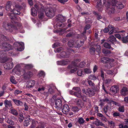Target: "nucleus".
I'll use <instances>...</instances> for the list:
<instances>
[{
	"label": "nucleus",
	"mask_w": 128,
	"mask_h": 128,
	"mask_svg": "<svg viewBox=\"0 0 128 128\" xmlns=\"http://www.w3.org/2000/svg\"><path fill=\"white\" fill-rule=\"evenodd\" d=\"M24 110H28V105L26 103H24Z\"/></svg>",
	"instance_id": "774afa93"
},
{
	"label": "nucleus",
	"mask_w": 128,
	"mask_h": 128,
	"mask_svg": "<svg viewBox=\"0 0 128 128\" xmlns=\"http://www.w3.org/2000/svg\"><path fill=\"white\" fill-rule=\"evenodd\" d=\"M118 110L120 112H124V107L122 106L119 107Z\"/></svg>",
	"instance_id": "37998d69"
},
{
	"label": "nucleus",
	"mask_w": 128,
	"mask_h": 128,
	"mask_svg": "<svg viewBox=\"0 0 128 128\" xmlns=\"http://www.w3.org/2000/svg\"><path fill=\"white\" fill-rule=\"evenodd\" d=\"M30 118H25V120L24 122V126H27L30 124Z\"/></svg>",
	"instance_id": "bb28decb"
},
{
	"label": "nucleus",
	"mask_w": 128,
	"mask_h": 128,
	"mask_svg": "<svg viewBox=\"0 0 128 128\" xmlns=\"http://www.w3.org/2000/svg\"><path fill=\"white\" fill-rule=\"evenodd\" d=\"M95 51V49L94 48H92L90 49V53L92 54H94Z\"/></svg>",
	"instance_id": "8fccbe9b"
},
{
	"label": "nucleus",
	"mask_w": 128,
	"mask_h": 128,
	"mask_svg": "<svg viewBox=\"0 0 128 128\" xmlns=\"http://www.w3.org/2000/svg\"><path fill=\"white\" fill-rule=\"evenodd\" d=\"M84 72L86 74H90L92 72L90 69L89 68H86L84 70Z\"/></svg>",
	"instance_id": "e433bc0d"
},
{
	"label": "nucleus",
	"mask_w": 128,
	"mask_h": 128,
	"mask_svg": "<svg viewBox=\"0 0 128 128\" xmlns=\"http://www.w3.org/2000/svg\"><path fill=\"white\" fill-rule=\"evenodd\" d=\"M61 110L64 113L66 114L69 111V108L67 104H64V106L63 108H62Z\"/></svg>",
	"instance_id": "a211bd4d"
},
{
	"label": "nucleus",
	"mask_w": 128,
	"mask_h": 128,
	"mask_svg": "<svg viewBox=\"0 0 128 128\" xmlns=\"http://www.w3.org/2000/svg\"><path fill=\"white\" fill-rule=\"evenodd\" d=\"M120 92L122 96H125L128 94V89L126 87H123L121 90Z\"/></svg>",
	"instance_id": "f3484780"
},
{
	"label": "nucleus",
	"mask_w": 128,
	"mask_h": 128,
	"mask_svg": "<svg viewBox=\"0 0 128 128\" xmlns=\"http://www.w3.org/2000/svg\"><path fill=\"white\" fill-rule=\"evenodd\" d=\"M90 27V26L89 24H87L85 26L84 29L85 30H88Z\"/></svg>",
	"instance_id": "052dcab7"
},
{
	"label": "nucleus",
	"mask_w": 128,
	"mask_h": 128,
	"mask_svg": "<svg viewBox=\"0 0 128 128\" xmlns=\"http://www.w3.org/2000/svg\"><path fill=\"white\" fill-rule=\"evenodd\" d=\"M44 87H40L38 88V91L39 92H42L44 91Z\"/></svg>",
	"instance_id": "13d9d810"
},
{
	"label": "nucleus",
	"mask_w": 128,
	"mask_h": 128,
	"mask_svg": "<svg viewBox=\"0 0 128 128\" xmlns=\"http://www.w3.org/2000/svg\"><path fill=\"white\" fill-rule=\"evenodd\" d=\"M34 7L36 8V10L34 7L32 8L31 9L32 14L34 16L36 15L37 14V10H38L39 9L38 6L37 4L34 5Z\"/></svg>",
	"instance_id": "4468645a"
},
{
	"label": "nucleus",
	"mask_w": 128,
	"mask_h": 128,
	"mask_svg": "<svg viewBox=\"0 0 128 128\" xmlns=\"http://www.w3.org/2000/svg\"><path fill=\"white\" fill-rule=\"evenodd\" d=\"M67 57V56L66 55V53L64 52H63L60 53V56H58V58L60 57Z\"/></svg>",
	"instance_id": "f704fd0d"
},
{
	"label": "nucleus",
	"mask_w": 128,
	"mask_h": 128,
	"mask_svg": "<svg viewBox=\"0 0 128 128\" xmlns=\"http://www.w3.org/2000/svg\"><path fill=\"white\" fill-rule=\"evenodd\" d=\"M120 115L119 113L117 112H114L113 114V116H119Z\"/></svg>",
	"instance_id": "69168bd1"
},
{
	"label": "nucleus",
	"mask_w": 128,
	"mask_h": 128,
	"mask_svg": "<svg viewBox=\"0 0 128 128\" xmlns=\"http://www.w3.org/2000/svg\"><path fill=\"white\" fill-rule=\"evenodd\" d=\"M10 80L11 82L13 84H16L17 82L15 80L13 76H12L10 78Z\"/></svg>",
	"instance_id": "a19ab883"
},
{
	"label": "nucleus",
	"mask_w": 128,
	"mask_h": 128,
	"mask_svg": "<svg viewBox=\"0 0 128 128\" xmlns=\"http://www.w3.org/2000/svg\"><path fill=\"white\" fill-rule=\"evenodd\" d=\"M12 3L10 2H7L6 6V9L7 10H10L11 12L13 13L8 14L10 18L13 20L12 22L16 23V20H17V18L15 16V14L19 15L20 14V10L22 8V6L18 4H15V9L12 10L11 7Z\"/></svg>",
	"instance_id": "f257e3e1"
},
{
	"label": "nucleus",
	"mask_w": 128,
	"mask_h": 128,
	"mask_svg": "<svg viewBox=\"0 0 128 128\" xmlns=\"http://www.w3.org/2000/svg\"><path fill=\"white\" fill-rule=\"evenodd\" d=\"M78 42H75L74 40H71L68 42V44L69 46L70 47H72L73 46L79 47L81 46L83 44V42H82V43H81V45H80L78 44Z\"/></svg>",
	"instance_id": "9b49d317"
},
{
	"label": "nucleus",
	"mask_w": 128,
	"mask_h": 128,
	"mask_svg": "<svg viewBox=\"0 0 128 128\" xmlns=\"http://www.w3.org/2000/svg\"><path fill=\"white\" fill-rule=\"evenodd\" d=\"M33 66L32 64H28L25 66V68H29L33 67Z\"/></svg>",
	"instance_id": "603ef678"
},
{
	"label": "nucleus",
	"mask_w": 128,
	"mask_h": 128,
	"mask_svg": "<svg viewBox=\"0 0 128 128\" xmlns=\"http://www.w3.org/2000/svg\"><path fill=\"white\" fill-rule=\"evenodd\" d=\"M65 30L64 29H62V30H60H60H58L56 31V32H60V34H62L64 32V31Z\"/></svg>",
	"instance_id": "3c124183"
},
{
	"label": "nucleus",
	"mask_w": 128,
	"mask_h": 128,
	"mask_svg": "<svg viewBox=\"0 0 128 128\" xmlns=\"http://www.w3.org/2000/svg\"><path fill=\"white\" fill-rule=\"evenodd\" d=\"M82 92L83 93L86 94H92V91L90 88H88L87 89L86 91L84 89H83L82 90Z\"/></svg>",
	"instance_id": "5701e85b"
},
{
	"label": "nucleus",
	"mask_w": 128,
	"mask_h": 128,
	"mask_svg": "<svg viewBox=\"0 0 128 128\" xmlns=\"http://www.w3.org/2000/svg\"><path fill=\"white\" fill-rule=\"evenodd\" d=\"M64 17L60 14L58 15L57 18L56 19V22L54 24V27L55 28L58 27H63L64 26V25L62 23V22L64 20Z\"/></svg>",
	"instance_id": "20e7f679"
},
{
	"label": "nucleus",
	"mask_w": 128,
	"mask_h": 128,
	"mask_svg": "<svg viewBox=\"0 0 128 128\" xmlns=\"http://www.w3.org/2000/svg\"><path fill=\"white\" fill-rule=\"evenodd\" d=\"M38 74L40 76H43L44 75V72L43 71H41Z\"/></svg>",
	"instance_id": "0e129e2a"
},
{
	"label": "nucleus",
	"mask_w": 128,
	"mask_h": 128,
	"mask_svg": "<svg viewBox=\"0 0 128 128\" xmlns=\"http://www.w3.org/2000/svg\"><path fill=\"white\" fill-rule=\"evenodd\" d=\"M108 40H109L112 43L115 42L116 41V38L113 35H111L109 36L108 38Z\"/></svg>",
	"instance_id": "a878e982"
},
{
	"label": "nucleus",
	"mask_w": 128,
	"mask_h": 128,
	"mask_svg": "<svg viewBox=\"0 0 128 128\" xmlns=\"http://www.w3.org/2000/svg\"><path fill=\"white\" fill-rule=\"evenodd\" d=\"M72 89L75 90L76 91V92L80 91V88L78 87H74Z\"/></svg>",
	"instance_id": "864d4df0"
},
{
	"label": "nucleus",
	"mask_w": 128,
	"mask_h": 128,
	"mask_svg": "<svg viewBox=\"0 0 128 128\" xmlns=\"http://www.w3.org/2000/svg\"><path fill=\"white\" fill-rule=\"evenodd\" d=\"M76 64H74L73 63L69 65L68 67L69 69H70V72L71 73H74L75 72L77 68H76Z\"/></svg>",
	"instance_id": "9d476101"
},
{
	"label": "nucleus",
	"mask_w": 128,
	"mask_h": 128,
	"mask_svg": "<svg viewBox=\"0 0 128 128\" xmlns=\"http://www.w3.org/2000/svg\"><path fill=\"white\" fill-rule=\"evenodd\" d=\"M3 26L7 31L10 32L14 31L16 32L18 29L16 27L5 22L3 23Z\"/></svg>",
	"instance_id": "39448f33"
},
{
	"label": "nucleus",
	"mask_w": 128,
	"mask_h": 128,
	"mask_svg": "<svg viewBox=\"0 0 128 128\" xmlns=\"http://www.w3.org/2000/svg\"><path fill=\"white\" fill-rule=\"evenodd\" d=\"M55 105L57 109H59L60 108L62 105L61 100L58 99H56L55 100Z\"/></svg>",
	"instance_id": "2eb2a0df"
},
{
	"label": "nucleus",
	"mask_w": 128,
	"mask_h": 128,
	"mask_svg": "<svg viewBox=\"0 0 128 128\" xmlns=\"http://www.w3.org/2000/svg\"><path fill=\"white\" fill-rule=\"evenodd\" d=\"M69 93L70 94L74 95L77 97L82 98L84 101H86L87 100L86 96L82 95L80 92H75L72 90H70L69 91Z\"/></svg>",
	"instance_id": "1a4fd4ad"
},
{
	"label": "nucleus",
	"mask_w": 128,
	"mask_h": 128,
	"mask_svg": "<svg viewBox=\"0 0 128 128\" xmlns=\"http://www.w3.org/2000/svg\"><path fill=\"white\" fill-rule=\"evenodd\" d=\"M4 104L5 106L8 108H11L12 106V104L10 101L5 100L4 101Z\"/></svg>",
	"instance_id": "aec40b11"
},
{
	"label": "nucleus",
	"mask_w": 128,
	"mask_h": 128,
	"mask_svg": "<svg viewBox=\"0 0 128 128\" xmlns=\"http://www.w3.org/2000/svg\"><path fill=\"white\" fill-rule=\"evenodd\" d=\"M13 72H14L16 74L21 75H24L25 77L29 78L32 76L33 75L32 73L30 72L26 73L24 70H17L16 68H15L12 70Z\"/></svg>",
	"instance_id": "7ed1b4c3"
},
{
	"label": "nucleus",
	"mask_w": 128,
	"mask_h": 128,
	"mask_svg": "<svg viewBox=\"0 0 128 128\" xmlns=\"http://www.w3.org/2000/svg\"><path fill=\"white\" fill-rule=\"evenodd\" d=\"M124 30H122L120 32V34L118 33L115 34V36L116 38L122 40V37L126 35V33L125 32Z\"/></svg>",
	"instance_id": "f8f14e48"
},
{
	"label": "nucleus",
	"mask_w": 128,
	"mask_h": 128,
	"mask_svg": "<svg viewBox=\"0 0 128 128\" xmlns=\"http://www.w3.org/2000/svg\"><path fill=\"white\" fill-rule=\"evenodd\" d=\"M102 101L103 102H105V101H108V102L110 103V104H114V102L112 100H110L109 101L108 100L107 98H105L104 99H103L102 100Z\"/></svg>",
	"instance_id": "58836bf2"
},
{
	"label": "nucleus",
	"mask_w": 128,
	"mask_h": 128,
	"mask_svg": "<svg viewBox=\"0 0 128 128\" xmlns=\"http://www.w3.org/2000/svg\"><path fill=\"white\" fill-rule=\"evenodd\" d=\"M109 31V28L108 26V28H106L104 30V32L105 33H107Z\"/></svg>",
	"instance_id": "bf43d9fd"
},
{
	"label": "nucleus",
	"mask_w": 128,
	"mask_h": 128,
	"mask_svg": "<svg viewBox=\"0 0 128 128\" xmlns=\"http://www.w3.org/2000/svg\"><path fill=\"white\" fill-rule=\"evenodd\" d=\"M14 65L12 62H6L4 64V68L6 69H10L13 67Z\"/></svg>",
	"instance_id": "ddd939ff"
},
{
	"label": "nucleus",
	"mask_w": 128,
	"mask_h": 128,
	"mask_svg": "<svg viewBox=\"0 0 128 128\" xmlns=\"http://www.w3.org/2000/svg\"><path fill=\"white\" fill-rule=\"evenodd\" d=\"M107 73L109 74H111L113 75L114 74H115L116 72V69H114V70H109L107 71Z\"/></svg>",
	"instance_id": "c756f323"
},
{
	"label": "nucleus",
	"mask_w": 128,
	"mask_h": 128,
	"mask_svg": "<svg viewBox=\"0 0 128 128\" xmlns=\"http://www.w3.org/2000/svg\"><path fill=\"white\" fill-rule=\"evenodd\" d=\"M1 39L2 40H6L7 39L5 36L4 35H2L1 36Z\"/></svg>",
	"instance_id": "680f3d73"
},
{
	"label": "nucleus",
	"mask_w": 128,
	"mask_h": 128,
	"mask_svg": "<svg viewBox=\"0 0 128 128\" xmlns=\"http://www.w3.org/2000/svg\"><path fill=\"white\" fill-rule=\"evenodd\" d=\"M57 63V64L58 65H64L68 64V60H63L58 61Z\"/></svg>",
	"instance_id": "412c9836"
},
{
	"label": "nucleus",
	"mask_w": 128,
	"mask_h": 128,
	"mask_svg": "<svg viewBox=\"0 0 128 128\" xmlns=\"http://www.w3.org/2000/svg\"><path fill=\"white\" fill-rule=\"evenodd\" d=\"M4 44L5 48H7L6 50H8L12 49V47L10 45L7 44Z\"/></svg>",
	"instance_id": "7c9ffc66"
},
{
	"label": "nucleus",
	"mask_w": 128,
	"mask_h": 128,
	"mask_svg": "<svg viewBox=\"0 0 128 128\" xmlns=\"http://www.w3.org/2000/svg\"><path fill=\"white\" fill-rule=\"evenodd\" d=\"M108 122L112 126H114V122L111 120L108 121Z\"/></svg>",
	"instance_id": "4d7b16f0"
},
{
	"label": "nucleus",
	"mask_w": 128,
	"mask_h": 128,
	"mask_svg": "<svg viewBox=\"0 0 128 128\" xmlns=\"http://www.w3.org/2000/svg\"><path fill=\"white\" fill-rule=\"evenodd\" d=\"M35 84V81L33 80H30L28 81L26 83V87L30 88L33 87Z\"/></svg>",
	"instance_id": "6ab92c4d"
},
{
	"label": "nucleus",
	"mask_w": 128,
	"mask_h": 128,
	"mask_svg": "<svg viewBox=\"0 0 128 128\" xmlns=\"http://www.w3.org/2000/svg\"><path fill=\"white\" fill-rule=\"evenodd\" d=\"M96 51L98 53L100 52V50L101 49L100 46L99 45H97L96 46Z\"/></svg>",
	"instance_id": "c03bdc74"
},
{
	"label": "nucleus",
	"mask_w": 128,
	"mask_h": 128,
	"mask_svg": "<svg viewBox=\"0 0 128 128\" xmlns=\"http://www.w3.org/2000/svg\"><path fill=\"white\" fill-rule=\"evenodd\" d=\"M12 100L15 104L18 106H20L23 105V102L20 100L14 99H13Z\"/></svg>",
	"instance_id": "393cba45"
},
{
	"label": "nucleus",
	"mask_w": 128,
	"mask_h": 128,
	"mask_svg": "<svg viewBox=\"0 0 128 128\" xmlns=\"http://www.w3.org/2000/svg\"><path fill=\"white\" fill-rule=\"evenodd\" d=\"M10 112L15 115L16 116L18 114V113L17 111L14 109H11L10 110Z\"/></svg>",
	"instance_id": "ea45409f"
},
{
	"label": "nucleus",
	"mask_w": 128,
	"mask_h": 128,
	"mask_svg": "<svg viewBox=\"0 0 128 128\" xmlns=\"http://www.w3.org/2000/svg\"><path fill=\"white\" fill-rule=\"evenodd\" d=\"M109 107L107 105L106 106H105L104 108V110L105 113H106L108 112Z\"/></svg>",
	"instance_id": "09e8293b"
},
{
	"label": "nucleus",
	"mask_w": 128,
	"mask_h": 128,
	"mask_svg": "<svg viewBox=\"0 0 128 128\" xmlns=\"http://www.w3.org/2000/svg\"><path fill=\"white\" fill-rule=\"evenodd\" d=\"M104 46L107 48H110V45L107 42H105L104 44Z\"/></svg>",
	"instance_id": "49530a36"
},
{
	"label": "nucleus",
	"mask_w": 128,
	"mask_h": 128,
	"mask_svg": "<svg viewBox=\"0 0 128 128\" xmlns=\"http://www.w3.org/2000/svg\"><path fill=\"white\" fill-rule=\"evenodd\" d=\"M110 5L109 7H106L107 10H108V12L109 14L113 13L114 11V6H116L118 9H121L123 8L124 6L122 3L120 2H118L117 0H110L109 4L108 5Z\"/></svg>",
	"instance_id": "f03ea898"
},
{
	"label": "nucleus",
	"mask_w": 128,
	"mask_h": 128,
	"mask_svg": "<svg viewBox=\"0 0 128 128\" xmlns=\"http://www.w3.org/2000/svg\"><path fill=\"white\" fill-rule=\"evenodd\" d=\"M75 102L78 105H80L82 104L81 100L80 99H76L75 100Z\"/></svg>",
	"instance_id": "4c0bfd02"
},
{
	"label": "nucleus",
	"mask_w": 128,
	"mask_h": 128,
	"mask_svg": "<svg viewBox=\"0 0 128 128\" xmlns=\"http://www.w3.org/2000/svg\"><path fill=\"white\" fill-rule=\"evenodd\" d=\"M98 69V67L96 65L94 66L93 68V72H95Z\"/></svg>",
	"instance_id": "e2e57ef3"
},
{
	"label": "nucleus",
	"mask_w": 128,
	"mask_h": 128,
	"mask_svg": "<svg viewBox=\"0 0 128 128\" xmlns=\"http://www.w3.org/2000/svg\"><path fill=\"white\" fill-rule=\"evenodd\" d=\"M7 122L8 123L10 124H13L14 123L12 121L9 119H8V120H7Z\"/></svg>",
	"instance_id": "338daca9"
},
{
	"label": "nucleus",
	"mask_w": 128,
	"mask_h": 128,
	"mask_svg": "<svg viewBox=\"0 0 128 128\" xmlns=\"http://www.w3.org/2000/svg\"><path fill=\"white\" fill-rule=\"evenodd\" d=\"M44 16V12H42H42L41 11V12H39L38 16L39 18H42Z\"/></svg>",
	"instance_id": "de8ad7c7"
},
{
	"label": "nucleus",
	"mask_w": 128,
	"mask_h": 128,
	"mask_svg": "<svg viewBox=\"0 0 128 128\" xmlns=\"http://www.w3.org/2000/svg\"><path fill=\"white\" fill-rule=\"evenodd\" d=\"M46 15L50 18L54 17L55 15L56 10L52 8H47L45 10Z\"/></svg>",
	"instance_id": "6e6552de"
},
{
	"label": "nucleus",
	"mask_w": 128,
	"mask_h": 128,
	"mask_svg": "<svg viewBox=\"0 0 128 128\" xmlns=\"http://www.w3.org/2000/svg\"><path fill=\"white\" fill-rule=\"evenodd\" d=\"M16 44L20 46V48H17V50L18 51H21L24 50V44L22 42H18L16 43Z\"/></svg>",
	"instance_id": "dca6fc26"
},
{
	"label": "nucleus",
	"mask_w": 128,
	"mask_h": 128,
	"mask_svg": "<svg viewBox=\"0 0 128 128\" xmlns=\"http://www.w3.org/2000/svg\"><path fill=\"white\" fill-rule=\"evenodd\" d=\"M78 121L80 124H83L85 122L84 119L81 117L78 118Z\"/></svg>",
	"instance_id": "72a5a7b5"
},
{
	"label": "nucleus",
	"mask_w": 128,
	"mask_h": 128,
	"mask_svg": "<svg viewBox=\"0 0 128 128\" xmlns=\"http://www.w3.org/2000/svg\"><path fill=\"white\" fill-rule=\"evenodd\" d=\"M95 124L96 126H103L105 128H107L104 124L98 120L95 122Z\"/></svg>",
	"instance_id": "b1692460"
},
{
	"label": "nucleus",
	"mask_w": 128,
	"mask_h": 128,
	"mask_svg": "<svg viewBox=\"0 0 128 128\" xmlns=\"http://www.w3.org/2000/svg\"><path fill=\"white\" fill-rule=\"evenodd\" d=\"M108 28H109V31H110L109 32L110 34H112L114 32V28L111 25H110L108 26Z\"/></svg>",
	"instance_id": "cd10ccee"
},
{
	"label": "nucleus",
	"mask_w": 128,
	"mask_h": 128,
	"mask_svg": "<svg viewBox=\"0 0 128 128\" xmlns=\"http://www.w3.org/2000/svg\"><path fill=\"white\" fill-rule=\"evenodd\" d=\"M122 40L124 43H126L128 42V36L125 37H122Z\"/></svg>",
	"instance_id": "473e14b6"
},
{
	"label": "nucleus",
	"mask_w": 128,
	"mask_h": 128,
	"mask_svg": "<svg viewBox=\"0 0 128 128\" xmlns=\"http://www.w3.org/2000/svg\"><path fill=\"white\" fill-rule=\"evenodd\" d=\"M110 90L112 92L116 93L117 92L118 90V87L116 85L113 86L111 87Z\"/></svg>",
	"instance_id": "4be33fe9"
},
{
	"label": "nucleus",
	"mask_w": 128,
	"mask_h": 128,
	"mask_svg": "<svg viewBox=\"0 0 128 128\" xmlns=\"http://www.w3.org/2000/svg\"><path fill=\"white\" fill-rule=\"evenodd\" d=\"M109 60V58H108L104 57L101 59V62L104 63L108 62Z\"/></svg>",
	"instance_id": "c85d7f7f"
},
{
	"label": "nucleus",
	"mask_w": 128,
	"mask_h": 128,
	"mask_svg": "<svg viewBox=\"0 0 128 128\" xmlns=\"http://www.w3.org/2000/svg\"><path fill=\"white\" fill-rule=\"evenodd\" d=\"M62 48H60L57 49L56 48L54 50V52H58L62 50Z\"/></svg>",
	"instance_id": "6e6d98bb"
},
{
	"label": "nucleus",
	"mask_w": 128,
	"mask_h": 128,
	"mask_svg": "<svg viewBox=\"0 0 128 128\" xmlns=\"http://www.w3.org/2000/svg\"><path fill=\"white\" fill-rule=\"evenodd\" d=\"M110 0H108L107 2H106V0H104V4L105 6L106 7H109L110 5L109 4L108 5V4H110ZM95 1L97 2L96 5V8H98L99 10H100V9L102 7V3L101 2V0H95Z\"/></svg>",
	"instance_id": "0eeeda50"
},
{
	"label": "nucleus",
	"mask_w": 128,
	"mask_h": 128,
	"mask_svg": "<svg viewBox=\"0 0 128 128\" xmlns=\"http://www.w3.org/2000/svg\"><path fill=\"white\" fill-rule=\"evenodd\" d=\"M102 52L104 54H110L111 53L110 52L109 50L105 49H103Z\"/></svg>",
	"instance_id": "a18cd8bd"
},
{
	"label": "nucleus",
	"mask_w": 128,
	"mask_h": 128,
	"mask_svg": "<svg viewBox=\"0 0 128 128\" xmlns=\"http://www.w3.org/2000/svg\"><path fill=\"white\" fill-rule=\"evenodd\" d=\"M37 122L34 120H32V124L30 126V128H34L36 126Z\"/></svg>",
	"instance_id": "c9c22d12"
},
{
	"label": "nucleus",
	"mask_w": 128,
	"mask_h": 128,
	"mask_svg": "<svg viewBox=\"0 0 128 128\" xmlns=\"http://www.w3.org/2000/svg\"><path fill=\"white\" fill-rule=\"evenodd\" d=\"M3 26L7 31L10 32L14 31L16 32L18 29L16 27L5 22L3 23Z\"/></svg>",
	"instance_id": "423d86ee"
},
{
	"label": "nucleus",
	"mask_w": 128,
	"mask_h": 128,
	"mask_svg": "<svg viewBox=\"0 0 128 128\" xmlns=\"http://www.w3.org/2000/svg\"><path fill=\"white\" fill-rule=\"evenodd\" d=\"M79 110V109L77 107H74L72 108V110L74 112H77Z\"/></svg>",
	"instance_id": "5fc2aeb1"
},
{
	"label": "nucleus",
	"mask_w": 128,
	"mask_h": 128,
	"mask_svg": "<svg viewBox=\"0 0 128 128\" xmlns=\"http://www.w3.org/2000/svg\"><path fill=\"white\" fill-rule=\"evenodd\" d=\"M77 74L79 76H82L84 75L83 73V71L80 69H79L78 70L77 72Z\"/></svg>",
	"instance_id": "2f4dec72"
},
{
	"label": "nucleus",
	"mask_w": 128,
	"mask_h": 128,
	"mask_svg": "<svg viewBox=\"0 0 128 128\" xmlns=\"http://www.w3.org/2000/svg\"><path fill=\"white\" fill-rule=\"evenodd\" d=\"M89 78L91 80H95L96 79V77L93 75H90L89 76Z\"/></svg>",
	"instance_id": "79ce46f5"
}]
</instances>
